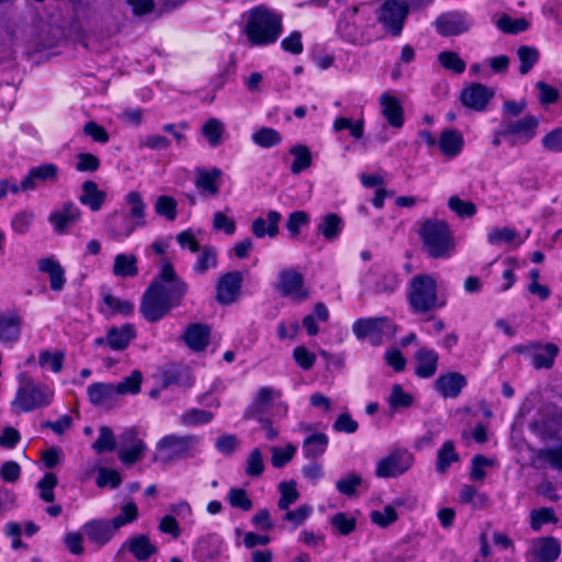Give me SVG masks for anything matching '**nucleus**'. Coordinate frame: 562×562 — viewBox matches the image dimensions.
I'll use <instances>...</instances> for the list:
<instances>
[{
    "label": "nucleus",
    "mask_w": 562,
    "mask_h": 562,
    "mask_svg": "<svg viewBox=\"0 0 562 562\" xmlns=\"http://www.w3.org/2000/svg\"><path fill=\"white\" fill-rule=\"evenodd\" d=\"M18 387L10 402L11 412L24 414L48 407L55 398L53 386L36 382L27 372L16 375Z\"/></svg>",
    "instance_id": "obj_1"
},
{
    "label": "nucleus",
    "mask_w": 562,
    "mask_h": 562,
    "mask_svg": "<svg viewBox=\"0 0 562 562\" xmlns=\"http://www.w3.org/2000/svg\"><path fill=\"white\" fill-rule=\"evenodd\" d=\"M243 32L252 46L272 44L282 32V16L265 7H257L245 14Z\"/></svg>",
    "instance_id": "obj_2"
},
{
    "label": "nucleus",
    "mask_w": 562,
    "mask_h": 562,
    "mask_svg": "<svg viewBox=\"0 0 562 562\" xmlns=\"http://www.w3.org/2000/svg\"><path fill=\"white\" fill-rule=\"evenodd\" d=\"M438 280L435 276L420 273L412 278L407 289L408 304L413 312L425 314L437 307H441L443 302L438 300Z\"/></svg>",
    "instance_id": "obj_3"
},
{
    "label": "nucleus",
    "mask_w": 562,
    "mask_h": 562,
    "mask_svg": "<svg viewBox=\"0 0 562 562\" xmlns=\"http://www.w3.org/2000/svg\"><path fill=\"white\" fill-rule=\"evenodd\" d=\"M419 236L425 250L432 258H449L454 251V239L445 222L432 220L424 222Z\"/></svg>",
    "instance_id": "obj_4"
},
{
    "label": "nucleus",
    "mask_w": 562,
    "mask_h": 562,
    "mask_svg": "<svg viewBox=\"0 0 562 562\" xmlns=\"http://www.w3.org/2000/svg\"><path fill=\"white\" fill-rule=\"evenodd\" d=\"M200 442L201 439L193 435H167L157 442L156 458L162 461H170L190 457L198 450Z\"/></svg>",
    "instance_id": "obj_5"
},
{
    "label": "nucleus",
    "mask_w": 562,
    "mask_h": 562,
    "mask_svg": "<svg viewBox=\"0 0 562 562\" xmlns=\"http://www.w3.org/2000/svg\"><path fill=\"white\" fill-rule=\"evenodd\" d=\"M409 11L404 0H385L376 11V19L385 33L398 36Z\"/></svg>",
    "instance_id": "obj_6"
},
{
    "label": "nucleus",
    "mask_w": 562,
    "mask_h": 562,
    "mask_svg": "<svg viewBox=\"0 0 562 562\" xmlns=\"http://www.w3.org/2000/svg\"><path fill=\"white\" fill-rule=\"evenodd\" d=\"M157 285V293L166 299L173 306H178L188 291V285L177 277L170 262L161 265L160 273L151 283Z\"/></svg>",
    "instance_id": "obj_7"
},
{
    "label": "nucleus",
    "mask_w": 562,
    "mask_h": 562,
    "mask_svg": "<svg viewBox=\"0 0 562 562\" xmlns=\"http://www.w3.org/2000/svg\"><path fill=\"white\" fill-rule=\"evenodd\" d=\"M352 330L359 339H367L372 345H380L384 339L395 335V326L385 317L358 319Z\"/></svg>",
    "instance_id": "obj_8"
},
{
    "label": "nucleus",
    "mask_w": 562,
    "mask_h": 562,
    "mask_svg": "<svg viewBox=\"0 0 562 562\" xmlns=\"http://www.w3.org/2000/svg\"><path fill=\"white\" fill-rule=\"evenodd\" d=\"M538 117L526 115L515 121H506L502 124V134L512 146L526 145L537 135Z\"/></svg>",
    "instance_id": "obj_9"
},
{
    "label": "nucleus",
    "mask_w": 562,
    "mask_h": 562,
    "mask_svg": "<svg viewBox=\"0 0 562 562\" xmlns=\"http://www.w3.org/2000/svg\"><path fill=\"white\" fill-rule=\"evenodd\" d=\"M414 462L406 449H396L376 462L375 475L381 479L395 477L408 471Z\"/></svg>",
    "instance_id": "obj_10"
},
{
    "label": "nucleus",
    "mask_w": 562,
    "mask_h": 562,
    "mask_svg": "<svg viewBox=\"0 0 562 562\" xmlns=\"http://www.w3.org/2000/svg\"><path fill=\"white\" fill-rule=\"evenodd\" d=\"M281 394L279 391L272 387H261L254 402L249 405L245 413L246 418H255L258 422H261L263 418V414L267 413L270 408L277 405L282 415H285L288 407L281 403L280 401Z\"/></svg>",
    "instance_id": "obj_11"
},
{
    "label": "nucleus",
    "mask_w": 562,
    "mask_h": 562,
    "mask_svg": "<svg viewBox=\"0 0 562 562\" xmlns=\"http://www.w3.org/2000/svg\"><path fill=\"white\" fill-rule=\"evenodd\" d=\"M81 210L75 202L65 201L49 213L47 220L56 234L64 235L81 220Z\"/></svg>",
    "instance_id": "obj_12"
},
{
    "label": "nucleus",
    "mask_w": 562,
    "mask_h": 562,
    "mask_svg": "<svg viewBox=\"0 0 562 562\" xmlns=\"http://www.w3.org/2000/svg\"><path fill=\"white\" fill-rule=\"evenodd\" d=\"M278 289L283 296L295 302H303L310 297V291L304 285L303 274L294 269L280 271Z\"/></svg>",
    "instance_id": "obj_13"
},
{
    "label": "nucleus",
    "mask_w": 562,
    "mask_h": 562,
    "mask_svg": "<svg viewBox=\"0 0 562 562\" xmlns=\"http://www.w3.org/2000/svg\"><path fill=\"white\" fill-rule=\"evenodd\" d=\"M472 20L464 12L452 11L439 15L435 21L436 31L442 36H457L468 32Z\"/></svg>",
    "instance_id": "obj_14"
},
{
    "label": "nucleus",
    "mask_w": 562,
    "mask_h": 562,
    "mask_svg": "<svg viewBox=\"0 0 562 562\" xmlns=\"http://www.w3.org/2000/svg\"><path fill=\"white\" fill-rule=\"evenodd\" d=\"M58 178V166L52 162L42 164L30 168L27 175L22 179V188L24 191H34L40 186L56 183Z\"/></svg>",
    "instance_id": "obj_15"
},
{
    "label": "nucleus",
    "mask_w": 562,
    "mask_h": 562,
    "mask_svg": "<svg viewBox=\"0 0 562 562\" xmlns=\"http://www.w3.org/2000/svg\"><path fill=\"white\" fill-rule=\"evenodd\" d=\"M168 300L157 293V285H150L144 295L140 312L147 321L157 322L175 307Z\"/></svg>",
    "instance_id": "obj_16"
},
{
    "label": "nucleus",
    "mask_w": 562,
    "mask_h": 562,
    "mask_svg": "<svg viewBox=\"0 0 562 562\" xmlns=\"http://www.w3.org/2000/svg\"><path fill=\"white\" fill-rule=\"evenodd\" d=\"M136 337L135 326L124 324L120 327L113 326L108 329L104 337L95 339L97 346H104L114 351H121L128 347L131 341Z\"/></svg>",
    "instance_id": "obj_17"
},
{
    "label": "nucleus",
    "mask_w": 562,
    "mask_h": 562,
    "mask_svg": "<svg viewBox=\"0 0 562 562\" xmlns=\"http://www.w3.org/2000/svg\"><path fill=\"white\" fill-rule=\"evenodd\" d=\"M23 316L19 311L0 313V344L4 346L15 345L21 337Z\"/></svg>",
    "instance_id": "obj_18"
},
{
    "label": "nucleus",
    "mask_w": 562,
    "mask_h": 562,
    "mask_svg": "<svg viewBox=\"0 0 562 562\" xmlns=\"http://www.w3.org/2000/svg\"><path fill=\"white\" fill-rule=\"evenodd\" d=\"M121 449L119 458L123 463L133 464L137 462L144 454L146 446L144 441L138 438V432L135 428L126 429L121 435Z\"/></svg>",
    "instance_id": "obj_19"
},
{
    "label": "nucleus",
    "mask_w": 562,
    "mask_h": 562,
    "mask_svg": "<svg viewBox=\"0 0 562 562\" xmlns=\"http://www.w3.org/2000/svg\"><path fill=\"white\" fill-rule=\"evenodd\" d=\"M138 227L144 226L123 212H113L106 220V232L116 241L127 239Z\"/></svg>",
    "instance_id": "obj_20"
},
{
    "label": "nucleus",
    "mask_w": 562,
    "mask_h": 562,
    "mask_svg": "<svg viewBox=\"0 0 562 562\" xmlns=\"http://www.w3.org/2000/svg\"><path fill=\"white\" fill-rule=\"evenodd\" d=\"M223 172L218 168L206 169L198 167L194 169V184L202 194L215 196L220 192V181Z\"/></svg>",
    "instance_id": "obj_21"
},
{
    "label": "nucleus",
    "mask_w": 562,
    "mask_h": 562,
    "mask_svg": "<svg viewBox=\"0 0 562 562\" xmlns=\"http://www.w3.org/2000/svg\"><path fill=\"white\" fill-rule=\"evenodd\" d=\"M90 403L98 407L111 408L117 401V393L113 383L94 382L87 387Z\"/></svg>",
    "instance_id": "obj_22"
},
{
    "label": "nucleus",
    "mask_w": 562,
    "mask_h": 562,
    "mask_svg": "<svg viewBox=\"0 0 562 562\" xmlns=\"http://www.w3.org/2000/svg\"><path fill=\"white\" fill-rule=\"evenodd\" d=\"M493 95V89L487 88L482 83H473L463 89L461 101L467 108L475 111H483Z\"/></svg>",
    "instance_id": "obj_23"
},
{
    "label": "nucleus",
    "mask_w": 562,
    "mask_h": 562,
    "mask_svg": "<svg viewBox=\"0 0 562 562\" xmlns=\"http://www.w3.org/2000/svg\"><path fill=\"white\" fill-rule=\"evenodd\" d=\"M241 282L243 276L238 271L228 272L222 276L216 286L217 301L222 304L233 303L239 293Z\"/></svg>",
    "instance_id": "obj_24"
},
{
    "label": "nucleus",
    "mask_w": 562,
    "mask_h": 562,
    "mask_svg": "<svg viewBox=\"0 0 562 562\" xmlns=\"http://www.w3.org/2000/svg\"><path fill=\"white\" fill-rule=\"evenodd\" d=\"M561 546L554 538H540L532 542L529 555L532 562H552L558 559Z\"/></svg>",
    "instance_id": "obj_25"
},
{
    "label": "nucleus",
    "mask_w": 562,
    "mask_h": 562,
    "mask_svg": "<svg viewBox=\"0 0 562 562\" xmlns=\"http://www.w3.org/2000/svg\"><path fill=\"white\" fill-rule=\"evenodd\" d=\"M81 530L91 542L103 546L113 537L115 528L110 520L93 519L86 522Z\"/></svg>",
    "instance_id": "obj_26"
},
{
    "label": "nucleus",
    "mask_w": 562,
    "mask_h": 562,
    "mask_svg": "<svg viewBox=\"0 0 562 562\" xmlns=\"http://www.w3.org/2000/svg\"><path fill=\"white\" fill-rule=\"evenodd\" d=\"M463 146L464 138L461 132L447 128L440 133L437 147L445 157L451 159L459 156Z\"/></svg>",
    "instance_id": "obj_27"
},
{
    "label": "nucleus",
    "mask_w": 562,
    "mask_h": 562,
    "mask_svg": "<svg viewBox=\"0 0 562 562\" xmlns=\"http://www.w3.org/2000/svg\"><path fill=\"white\" fill-rule=\"evenodd\" d=\"M414 360L416 375L422 379H428L437 371L439 356L434 349L420 347L416 351Z\"/></svg>",
    "instance_id": "obj_28"
},
{
    "label": "nucleus",
    "mask_w": 562,
    "mask_h": 562,
    "mask_svg": "<svg viewBox=\"0 0 562 562\" xmlns=\"http://www.w3.org/2000/svg\"><path fill=\"white\" fill-rule=\"evenodd\" d=\"M381 111L387 123L395 128H401L404 124V111L398 99L385 92L380 97Z\"/></svg>",
    "instance_id": "obj_29"
},
{
    "label": "nucleus",
    "mask_w": 562,
    "mask_h": 562,
    "mask_svg": "<svg viewBox=\"0 0 562 562\" xmlns=\"http://www.w3.org/2000/svg\"><path fill=\"white\" fill-rule=\"evenodd\" d=\"M281 214L278 211H269L267 217H257L252 221L250 231L257 238L266 236L274 238L279 234V224L281 222Z\"/></svg>",
    "instance_id": "obj_30"
},
{
    "label": "nucleus",
    "mask_w": 562,
    "mask_h": 562,
    "mask_svg": "<svg viewBox=\"0 0 562 562\" xmlns=\"http://www.w3.org/2000/svg\"><path fill=\"white\" fill-rule=\"evenodd\" d=\"M465 376L458 372H449L441 374L435 383L436 390L443 397H456L461 390L465 386Z\"/></svg>",
    "instance_id": "obj_31"
},
{
    "label": "nucleus",
    "mask_w": 562,
    "mask_h": 562,
    "mask_svg": "<svg viewBox=\"0 0 562 562\" xmlns=\"http://www.w3.org/2000/svg\"><path fill=\"white\" fill-rule=\"evenodd\" d=\"M78 199L79 202L88 206L90 211L98 212L105 202L106 193L101 191L94 181L88 180L82 183L81 194Z\"/></svg>",
    "instance_id": "obj_32"
},
{
    "label": "nucleus",
    "mask_w": 562,
    "mask_h": 562,
    "mask_svg": "<svg viewBox=\"0 0 562 562\" xmlns=\"http://www.w3.org/2000/svg\"><path fill=\"white\" fill-rule=\"evenodd\" d=\"M38 269L46 273L49 278V285L53 291H61L65 283V270L58 261L52 258L41 259L38 262Z\"/></svg>",
    "instance_id": "obj_33"
},
{
    "label": "nucleus",
    "mask_w": 562,
    "mask_h": 562,
    "mask_svg": "<svg viewBox=\"0 0 562 562\" xmlns=\"http://www.w3.org/2000/svg\"><path fill=\"white\" fill-rule=\"evenodd\" d=\"M199 255L192 266V271L196 276H204L207 271L216 269L218 263V252L213 246H204L199 250Z\"/></svg>",
    "instance_id": "obj_34"
},
{
    "label": "nucleus",
    "mask_w": 562,
    "mask_h": 562,
    "mask_svg": "<svg viewBox=\"0 0 562 562\" xmlns=\"http://www.w3.org/2000/svg\"><path fill=\"white\" fill-rule=\"evenodd\" d=\"M210 330L201 324L190 325L184 334V341L189 348L195 351L203 350L209 344Z\"/></svg>",
    "instance_id": "obj_35"
},
{
    "label": "nucleus",
    "mask_w": 562,
    "mask_h": 562,
    "mask_svg": "<svg viewBox=\"0 0 562 562\" xmlns=\"http://www.w3.org/2000/svg\"><path fill=\"white\" fill-rule=\"evenodd\" d=\"M124 201L127 206V212L125 214L145 226L146 204L142 194L137 191H131L125 195Z\"/></svg>",
    "instance_id": "obj_36"
},
{
    "label": "nucleus",
    "mask_w": 562,
    "mask_h": 562,
    "mask_svg": "<svg viewBox=\"0 0 562 562\" xmlns=\"http://www.w3.org/2000/svg\"><path fill=\"white\" fill-rule=\"evenodd\" d=\"M328 437L325 434L308 436L303 442V452L307 459L321 457L327 449Z\"/></svg>",
    "instance_id": "obj_37"
},
{
    "label": "nucleus",
    "mask_w": 562,
    "mask_h": 562,
    "mask_svg": "<svg viewBox=\"0 0 562 562\" xmlns=\"http://www.w3.org/2000/svg\"><path fill=\"white\" fill-rule=\"evenodd\" d=\"M317 229L327 240L337 239L342 231V221L337 214H327L319 221Z\"/></svg>",
    "instance_id": "obj_38"
},
{
    "label": "nucleus",
    "mask_w": 562,
    "mask_h": 562,
    "mask_svg": "<svg viewBox=\"0 0 562 562\" xmlns=\"http://www.w3.org/2000/svg\"><path fill=\"white\" fill-rule=\"evenodd\" d=\"M136 263L134 255L119 254L114 257L113 273L121 278L134 277L137 274Z\"/></svg>",
    "instance_id": "obj_39"
},
{
    "label": "nucleus",
    "mask_w": 562,
    "mask_h": 562,
    "mask_svg": "<svg viewBox=\"0 0 562 562\" xmlns=\"http://www.w3.org/2000/svg\"><path fill=\"white\" fill-rule=\"evenodd\" d=\"M278 491L280 493L278 507L281 510H288V508H290V506L300 498V493L296 488V482L293 480L280 482L278 485Z\"/></svg>",
    "instance_id": "obj_40"
},
{
    "label": "nucleus",
    "mask_w": 562,
    "mask_h": 562,
    "mask_svg": "<svg viewBox=\"0 0 562 562\" xmlns=\"http://www.w3.org/2000/svg\"><path fill=\"white\" fill-rule=\"evenodd\" d=\"M559 348L553 344H547L538 348L532 355V364L537 369H549L553 366Z\"/></svg>",
    "instance_id": "obj_41"
},
{
    "label": "nucleus",
    "mask_w": 562,
    "mask_h": 562,
    "mask_svg": "<svg viewBox=\"0 0 562 562\" xmlns=\"http://www.w3.org/2000/svg\"><path fill=\"white\" fill-rule=\"evenodd\" d=\"M143 374L138 370H134L131 375L124 378L117 383H113L119 396L135 395L140 391Z\"/></svg>",
    "instance_id": "obj_42"
},
{
    "label": "nucleus",
    "mask_w": 562,
    "mask_h": 562,
    "mask_svg": "<svg viewBox=\"0 0 562 562\" xmlns=\"http://www.w3.org/2000/svg\"><path fill=\"white\" fill-rule=\"evenodd\" d=\"M126 546L138 560H146L156 552V547L150 543L146 536L132 538L127 541Z\"/></svg>",
    "instance_id": "obj_43"
},
{
    "label": "nucleus",
    "mask_w": 562,
    "mask_h": 562,
    "mask_svg": "<svg viewBox=\"0 0 562 562\" xmlns=\"http://www.w3.org/2000/svg\"><path fill=\"white\" fill-rule=\"evenodd\" d=\"M328 310L323 303H317L314 307V313L306 315L303 318V326L310 336H315L318 333L317 322L325 323L328 321Z\"/></svg>",
    "instance_id": "obj_44"
},
{
    "label": "nucleus",
    "mask_w": 562,
    "mask_h": 562,
    "mask_svg": "<svg viewBox=\"0 0 562 562\" xmlns=\"http://www.w3.org/2000/svg\"><path fill=\"white\" fill-rule=\"evenodd\" d=\"M290 154L294 157L291 165L292 173L299 175L311 166L312 155L306 146L295 145L290 149Z\"/></svg>",
    "instance_id": "obj_45"
},
{
    "label": "nucleus",
    "mask_w": 562,
    "mask_h": 562,
    "mask_svg": "<svg viewBox=\"0 0 562 562\" xmlns=\"http://www.w3.org/2000/svg\"><path fill=\"white\" fill-rule=\"evenodd\" d=\"M202 134L212 147L223 142L224 124L217 119H209L202 126Z\"/></svg>",
    "instance_id": "obj_46"
},
{
    "label": "nucleus",
    "mask_w": 562,
    "mask_h": 562,
    "mask_svg": "<svg viewBox=\"0 0 562 562\" xmlns=\"http://www.w3.org/2000/svg\"><path fill=\"white\" fill-rule=\"evenodd\" d=\"M252 142L263 148H270L281 143V135L271 127H261L251 135Z\"/></svg>",
    "instance_id": "obj_47"
},
{
    "label": "nucleus",
    "mask_w": 562,
    "mask_h": 562,
    "mask_svg": "<svg viewBox=\"0 0 562 562\" xmlns=\"http://www.w3.org/2000/svg\"><path fill=\"white\" fill-rule=\"evenodd\" d=\"M458 459L453 442L446 441L437 453L436 470L440 473H445L453 462L458 461Z\"/></svg>",
    "instance_id": "obj_48"
},
{
    "label": "nucleus",
    "mask_w": 562,
    "mask_h": 562,
    "mask_svg": "<svg viewBox=\"0 0 562 562\" xmlns=\"http://www.w3.org/2000/svg\"><path fill=\"white\" fill-rule=\"evenodd\" d=\"M65 355L63 351L41 350L38 355V364L42 368H48L52 372L58 373L63 369Z\"/></svg>",
    "instance_id": "obj_49"
},
{
    "label": "nucleus",
    "mask_w": 562,
    "mask_h": 562,
    "mask_svg": "<svg viewBox=\"0 0 562 562\" xmlns=\"http://www.w3.org/2000/svg\"><path fill=\"white\" fill-rule=\"evenodd\" d=\"M177 201L170 195H160L157 198L154 209L155 212L167 221H175L177 217Z\"/></svg>",
    "instance_id": "obj_50"
},
{
    "label": "nucleus",
    "mask_w": 562,
    "mask_h": 562,
    "mask_svg": "<svg viewBox=\"0 0 562 562\" xmlns=\"http://www.w3.org/2000/svg\"><path fill=\"white\" fill-rule=\"evenodd\" d=\"M518 237V233L510 227H494L487 234V241L493 246L510 244Z\"/></svg>",
    "instance_id": "obj_51"
},
{
    "label": "nucleus",
    "mask_w": 562,
    "mask_h": 562,
    "mask_svg": "<svg viewBox=\"0 0 562 562\" xmlns=\"http://www.w3.org/2000/svg\"><path fill=\"white\" fill-rule=\"evenodd\" d=\"M494 467L495 462L493 459L477 454L471 461L470 479L474 482H482L486 477V470Z\"/></svg>",
    "instance_id": "obj_52"
},
{
    "label": "nucleus",
    "mask_w": 562,
    "mask_h": 562,
    "mask_svg": "<svg viewBox=\"0 0 562 562\" xmlns=\"http://www.w3.org/2000/svg\"><path fill=\"white\" fill-rule=\"evenodd\" d=\"M333 130L335 132L348 130L353 138L359 139L363 136V120L351 121L347 117L338 116L333 123Z\"/></svg>",
    "instance_id": "obj_53"
},
{
    "label": "nucleus",
    "mask_w": 562,
    "mask_h": 562,
    "mask_svg": "<svg viewBox=\"0 0 562 562\" xmlns=\"http://www.w3.org/2000/svg\"><path fill=\"white\" fill-rule=\"evenodd\" d=\"M270 451L271 464L274 468L280 469L293 459L296 453V447L292 443H288L284 447H272Z\"/></svg>",
    "instance_id": "obj_54"
},
{
    "label": "nucleus",
    "mask_w": 562,
    "mask_h": 562,
    "mask_svg": "<svg viewBox=\"0 0 562 562\" xmlns=\"http://www.w3.org/2000/svg\"><path fill=\"white\" fill-rule=\"evenodd\" d=\"M517 56L520 61L519 71L526 75L539 59V50L531 46H520L517 49Z\"/></svg>",
    "instance_id": "obj_55"
},
{
    "label": "nucleus",
    "mask_w": 562,
    "mask_h": 562,
    "mask_svg": "<svg viewBox=\"0 0 562 562\" xmlns=\"http://www.w3.org/2000/svg\"><path fill=\"white\" fill-rule=\"evenodd\" d=\"M438 61L447 70L454 74H462L465 70V63L458 53L451 50L441 52L438 55Z\"/></svg>",
    "instance_id": "obj_56"
},
{
    "label": "nucleus",
    "mask_w": 562,
    "mask_h": 562,
    "mask_svg": "<svg viewBox=\"0 0 562 562\" xmlns=\"http://www.w3.org/2000/svg\"><path fill=\"white\" fill-rule=\"evenodd\" d=\"M138 516V508L135 503L128 502L121 507L120 514H117L110 521L112 522L115 530L121 527L133 522Z\"/></svg>",
    "instance_id": "obj_57"
},
{
    "label": "nucleus",
    "mask_w": 562,
    "mask_h": 562,
    "mask_svg": "<svg viewBox=\"0 0 562 562\" xmlns=\"http://www.w3.org/2000/svg\"><path fill=\"white\" fill-rule=\"evenodd\" d=\"M213 419V414L198 408H192L187 411L181 416V423L184 426L193 427V426H200L205 425L210 423Z\"/></svg>",
    "instance_id": "obj_58"
},
{
    "label": "nucleus",
    "mask_w": 562,
    "mask_h": 562,
    "mask_svg": "<svg viewBox=\"0 0 562 562\" xmlns=\"http://www.w3.org/2000/svg\"><path fill=\"white\" fill-rule=\"evenodd\" d=\"M313 507L308 504H303L295 509L284 510L283 520L291 522L294 528L303 525L311 516Z\"/></svg>",
    "instance_id": "obj_59"
},
{
    "label": "nucleus",
    "mask_w": 562,
    "mask_h": 562,
    "mask_svg": "<svg viewBox=\"0 0 562 562\" xmlns=\"http://www.w3.org/2000/svg\"><path fill=\"white\" fill-rule=\"evenodd\" d=\"M387 402L392 408L397 409L412 406L414 398L409 393L405 392L400 384H394Z\"/></svg>",
    "instance_id": "obj_60"
},
{
    "label": "nucleus",
    "mask_w": 562,
    "mask_h": 562,
    "mask_svg": "<svg viewBox=\"0 0 562 562\" xmlns=\"http://www.w3.org/2000/svg\"><path fill=\"white\" fill-rule=\"evenodd\" d=\"M246 474L251 477L260 476L265 471L263 456L259 448H255L246 460Z\"/></svg>",
    "instance_id": "obj_61"
},
{
    "label": "nucleus",
    "mask_w": 562,
    "mask_h": 562,
    "mask_svg": "<svg viewBox=\"0 0 562 562\" xmlns=\"http://www.w3.org/2000/svg\"><path fill=\"white\" fill-rule=\"evenodd\" d=\"M497 26L505 33L517 34L526 31L529 27V22L524 18L513 19L508 15H503L498 19Z\"/></svg>",
    "instance_id": "obj_62"
},
{
    "label": "nucleus",
    "mask_w": 562,
    "mask_h": 562,
    "mask_svg": "<svg viewBox=\"0 0 562 562\" xmlns=\"http://www.w3.org/2000/svg\"><path fill=\"white\" fill-rule=\"evenodd\" d=\"M330 521L335 530L342 536L349 535L356 528V518L351 514L338 513Z\"/></svg>",
    "instance_id": "obj_63"
},
{
    "label": "nucleus",
    "mask_w": 562,
    "mask_h": 562,
    "mask_svg": "<svg viewBox=\"0 0 562 562\" xmlns=\"http://www.w3.org/2000/svg\"><path fill=\"white\" fill-rule=\"evenodd\" d=\"M227 501L232 507L248 512L252 507V502L244 488L233 487L227 494Z\"/></svg>",
    "instance_id": "obj_64"
}]
</instances>
